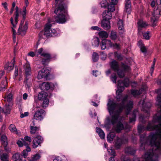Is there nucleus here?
<instances>
[{"instance_id": "nucleus-1", "label": "nucleus", "mask_w": 161, "mask_h": 161, "mask_svg": "<svg viewBox=\"0 0 161 161\" xmlns=\"http://www.w3.org/2000/svg\"><path fill=\"white\" fill-rule=\"evenodd\" d=\"M156 104L158 107V113L153 116L152 122H149L146 128L139 125L138 130L139 133L142 130H156V133H151L149 136L150 143L152 146L158 149L161 147V94L158 96Z\"/></svg>"}, {"instance_id": "nucleus-2", "label": "nucleus", "mask_w": 161, "mask_h": 161, "mask_svg": "<svg viewBox=\"0 0 161 161\" xmlns=\"http://www.w3.org/2000/svg\"><path fill=\"white\" fill-rule=\"evenodd\" d=\"M128 98L126 96L122 100V104H119L114 102L113 101L109 100L107 103L108 109L110 115L115 113L112 116L111 122L112 124L114 125L119 119V121L117 123L116 126H114L113 129L117 133H119L124 129H129L130 127L127 123L125 124V127L120 122L124 119L121 117L119 118L120 114L121 113L124 108L123 105ZM133 107V102L130 101L124 107L126 114L128 115L129 112L132 109Z\"/></svg>"}, {"instance_id": "nucleus-3", "label": "nucleus", "mask_w": 161, "mask_h": 161, "mask_svg": "<svg viewBox=\"0 0 161 161\" xmlns=\"http://www.w3.org/2000/svg\"><path fill=\"white\" fill-rule=\"evenodd\" d=\"M56 8L54 13L57 16L55 21L58 23L63 24L67 20V12L66 10L68 3L67 0H55Z\"/></svg>"}, {"instance_id": "nucleus-4", "label": "nucleus", "mask_w": 161, "mask_h": 161, "mask_svg": "<svg viewBox=\"0 0 161 161\" xmlns=\"http://www.w3.org/2000/svg\"><path fill=\"white\" fill-rule=\"evenodd\" d=\"M110 65L111 69L114 71H117L118 75L120 78H123L125 76V72H129L130 69L129 66L123 63H121V68L123 70H120L119 64L115 60H113L111 62Z\"/></svg>"}, {"instance_id": "nucleus-5", "label": "nucleus", "mask_w": 161, "mask_h": 161, "mask_svg": "<svg viewBox=\"0 0 161 161\" xmlns=\"http://www.w3.org/2000/svg\"><path fill=\"white\" fill-rule=\"evenodd\" d=\"M52 24L50 23H47L45 27L44 32L41 31L39 34L40 38H44L43 36L47 37L57 36L58 35V31L54 29H51Z\"/></svg>"}, {"instance_id": "nucleus-6", "label": "nucleus", "mask_w": 161, "mask_h": 161, "mask_svg": "<svg viewBox=\"0 0 161 161\" xmlns=\"http://www.w3.org/2000/svg\"><path fill=\"white\" fill-rule=\"evenodd\" d=\"M129 84V80L128 79L125 78L124 81L121 80L118 81V90L116 92L117 98L119 99L122 97L121 92L124 89V86L128 87Z\"/></svg>"}, {"instance_id": "nucleus-7", "label": "nucleus", "mask_w": 161, "mask_h": 161, "mask_svg": "<svg viewBox=\"0 0 161 161\" xmlns=\"http://www.w3.org/2000/svg\"><path fill=\"white\" fill-rule=\"evenodd\" d=\"M36 54L37 56L40 55L43 57L42 59L41 62L44 65L48 64L52 58L50 54L44 51L42 48H41L37 50L36 52Z\"/></svg>"}, {"instance_id": "nucleus-8", "label": "nucleus", "mask_w": 161, "mask_h": 161, "mask_svg": "<svg viewBox=\"0 0 161 161\" xmlns=\"http://www.w3.org/2000/svg\"><path fill=\"white\" fill-rule=\"evenodd\" d=\"M50 70L47 69H42L39 71L37 76V78L38 79H41L44 78L46 79L50 75Z\"/></svg>"}, {"instance_id": "nucleus-9", "label": "nucleus", "mask_w": 161, "mask_h": 161, "mask_svg": "<svg viewBox=\"0 0 161 161\" xmlns=\"http://www.w3.org/2000/svg\"><path fill=\"white\" fill-rule=\"evenodd\" d=\"M46 114V112L43 109L38 110L35 112L34 119L36 120L41 121L43 119Z\"/></svg>"}, {"instance_id": "nucleus-10", "label": "nucleus", "mask_w": 161, "mask_h": 161, "mask_svg": "<svg viewBox=\"0 0 161 161\" xmlns=\"http://www.w3.org/2000/svg\"><path fill=\"white\" fill-rule=\"evenodd\" d=\"M22 141L23 142L20 141H18L17 142V143L19 147H22L23 145L26 147L25 150H24L22 153V156H23L25 158L28 155V153L31 151V149L29 146H28L27 144L25 142L24 140H22Z\"/></svg>"}, {"instance_id": "nucleus-11", "label": "nucleus", "mask_w": 161, "mask_h": 161, "mask_svg": "<svg viewBox=\"0 0 161 161\" xmlns=\"http://www.w3.org/2000/svg\"><path fill=\"white\" fill-rule=\"evenodd\" d=\"M24 21H22L18 30V33L22 36L25 34L28 29V23L26 22L24 25Z\"/></svg>"}, {"instance_id": "nucleus-12", "label": "nucleus", "mask_w": 161, "mask_h": 161, "mask_svg": "<svg viewBox=\"0 0 161 161\" xmlns=\"http://www.w3.org/2000/svg\"><path fill=\"white\" fill-rule=\"evenodd\" d=\"M144 100H142L139 102V105H141L142 107V111L145 112L147 113L148 116L149 115V108L151 106V103H144Z\"/></svg>"}, {"instance_id": "nucleus-13", "label": "nucleus", "mask_w": 161, "mask_h": 161, "mask_svg": "<svg viewBox=\"0 0 161 161\" xmlns=\"http://www.w3.org/2000/svg\"><path fill=\"white\" fill-rule=\"evenodd\" d=\"M160 16H161V8H158L154 10V14L152 17L151 21L155 25L157 21L158 20Z\"/></svg>"}, {"instance_id": "nucleus-14", "label": "nucleus", "mask_w": 161, "mask_h": 161, "mask_svg": "<svg viewBox=\"0 0 161 161\" xmlns=\"http://www.w3.org/2000/svg\"><path fill=\"white\" fill-rule=\"evenodd\" d=\"M43 141L42 137L40 136H37L34 137L33 141V147L34 148H36Z\"/></svg>"}, {"instance_id": "nucleus-15", "label": "nucleus", "mask_w": 161, "mask_h": 161, "mask_svg": "<svg viewBox=\"0 0 161 161\" xmlns=\"http://www.w3.org/2000/svg\"><path fill=\"white\" fill-rule=\"evenodd\" d=\"M25 75L26 77L30 75L31 74V68L28 62H27L23 66Z\"/></svg>"}, {"instance_id": "nucleus-16", "label": "nucleus", "mask_w": 161, "mask_h": 161, "mask_svg": "<svg viewBox=\"0 0 161 161\" xmlns=\"http://www.w3.org/2000/svg\"><path fill=\"white\" fill-rule=\"evenodd\" d=\"M153 156V151L150 150L148 152L146 153L144 156L143 161H158L157 159L153 160L152 158Z\"/></svg>"}, {"instance_id": "nucleus-17", "label": "nucleus", "mask_w": 161, "mask_h": 161, "mask_svg": "<svg viewBox=\"0 0 161 161\" xmlns=\"http://www.w3.org/2000/svg\"><path fill=\"white\" fill-rule=\"evenodd\" d=\"M15 62V59L14 58L10 63H8L5 65L4 69L7 70L8 72L13 70L14 67Z\"/></svg>"}, {"instance_id": "nucleus-18", "label": "nucleus", "mask_w": 161, "mask_h": 161, "mask_svg": "<svg viewBox=\"0 0 161 161\" xmlns=\"http://www.w3.org/2000/svg\"><path fill=\"white\" fill-rule=\"evenodd\" d=\"M10 21L13 27H11L12 31L13 32V37L14 39V40L15 39V36L16 35V32L15 30V29L16 28V25L18 21V20H17L16 22V21L14 20V21L13 18L12 17H11L10 19Z\"/></svg>"}, {"instance_id": "nucleus-19", "label": "nucleus", "mask_w": 161, "mask_h": 161, "mask_svg": "<svg viewBox=\"0 0 161 161\" xmlns=\"http://www.w3.org/2000/svg\"><path fill=\"white\" fill-rule=\"evenodd\" d=\"M1 140L2 144L4 147V150L6 151H9V149L7 147L8 141L7 136L5 135H3L1 136Z\"/></svg>"}, {"instance_id": "nucleus-20", "label": "nucleus", "mask_w": 161, "mask_h": 161, "mask_svg": "<svg viewBox=\"0 0 161 161\" xmlns=\"http://www.w3.org/2000/svg\"><path fill=\"white\" fill-rule=\"evenodd\" d=\"M131 2L130 0H125V11L128 14H130L131 12Z\"/></svg>"}, {"instance_id": "nucleus-21", "label": "nucleus", "mask_w": 161, "mask_h": 161, "mask_svg": "<svg viewBox=\"0 0 161 161\" xmlns=\"http://www.w3.org/2000/svg\"><path fill=\"white\" fill-rule=\"evenodd\" d=\"M102 26L105 30H108L110 29V22L109 20L103 19L101 22Z\"/></svg>"}, {"instance_id": "nucleus-22", "label": "nucleus", "mask_w": 161, "mask_h": 161, "mask_svg": "<svg viewBox=\"0 0 161 161\" xmlns=\"http://www.w3.org/2000/svg\"><path fill=\"white\" fill-rule=\"evenodd\" d=\"M110 44H111V41L108 40H103L101 42L100 46L102 49H105L107 46L109 47Z\"/></svg>"}, {"instance_id": "nucleus-23", "label": "nucleus", "mask_w": 161, "mask_h": 161, "mask_svg": "<svg viewBox=\"0 0 161 161\" xmlns=\"http://www.w3.org/2000/svg\"><path fill=\"white\" fill-rule=\"evenodd\" d=\"M103 19L109 20L111 18V13L108 10H105L103 13Z\"/></svg>"}, {"instance_id": "nucleus-24", "label": "nucleus", "mask_w": 161, "mask_h": 161, "mask_svg": "<svg viewBox=\"0 0 161 161\" xmlns=\"http://www.w3.org/2000/svg\"><path fill=\"white\" fill-rule=\"evenodd\" d=\"M8 85L7 80L6 77L3 80L0 85V91H4Z\"/></svg>"}, {"instance_id": "nucleus-25", "label": "nucleus", "mask_w": 161, "mask_h": 161, "mask_svg": "<svg viewBox=\"0 0 161 161\" xmlns=\"http://www.w3.org/2000/svg\"><path fill=\"white\" fill-rule=\"evenodd\" d=\"M47 98V94L43 91L40 92L38 95V99L39 100L42 101Z\"/></svg>"}, {"instance_id": "nucleus-26", "label": "nucleus", "mask_w": 161, "mask_h": 161, "mask_svg": "<svg viewBox=\"0 0 161 161\" xmlns=\"http://www.w3.org/2000/svg\"><path fill=\"white\" fill-rule=\"evenodd\" d=\"M41 89L43 91L47 90L51 88L50 84L48 82H44L40 86Z\"/></svg>"}, {"instance_id": "nucleus-27", "label": "nucleus", "mask_w": 161, "mask_h": 161, "mask_svg": "<svg viewBox=\"0 0 161 161\" xmlns=\"http://www.w3.org/2000/svg\"><path fill=\"white\" fill-rule=\"evenodd\" d=\"M139 26L138 30H140V28H145L148 25V24L145 21L142 20H139L137 22Z\"/></svg>"}, {"instance_id": "nucleus-28", "label": "nucleus", "mask_w": 161, "mask_h": 161, "mask_svg": "<svg viewBox=\"0 0 161 161\" xmlns=\"http://www.w3.org/2000/svg\"><path fill=\"white\" fill-rule=\"evenodd\" d=\"M3 98L5 101H7L9 103L11 102L13 99V95L11 93L8 94H6Z\"/></svg>"}, {"instance_id": "nucleus-29", "label": "nucleus", "mask_w": 161, "mask_h": 161, "mask_svg": "<svg viewBox=\"0 0 161 161\" xmlns=\"http://www.w3.org/2000/svg\"><path fill=\"white\" fill-rule=\"evenodd\" d=\"M125 152L131 155H133L135 154L136 150L133 148L130 147H126L125 150Z\"/></svg>"}, {"instance_id": "nucleus-30", "label": "nucleus", "mask_w": 161, "mask_h": 161, "mask_svg": "<svg viewBox=\"0 0 161 161\" xmlns=\"http://www.w3.org/2000/svg\"><path fill=\"white\" fill-rule=\"evenodd\" d=\"M96 131L101 138L102 139L104 138L105 135L104 132L102 129L99 128L97 127L96 128Z\"/></svg>"}, {"instance_id": "nucleus-31", "label": "nucleus", "mask_w": 161, "mask_h": 161, "mask_svg": "<svg viewBox=\"0 0 161 161\" xmlns=\"http://www.w3.org/2000/svg\"><path fill=\"white\" fill-rule=\"evenodd\" d=\"M39 128L36 126H31L30 128V132L31 134H37L38 133Z\"/></svg>"}, {"instance_id": "nucleus-32", "label": "nucleus", "mask_w": 161, "mask_h": 161, "mask_svg": "<svg viewBox=\"0 0 161 161\" xmlns=\"http://www.w3.org/2000/svg\"><path fill=\"white\" fill-rule=\"evenodd\" d=\"M0 158L1 161H8V156L6 153L0 152Z\"/></svg>"}, {"instance_id": "nucleus-33", "label": "nucleus", "mask_w": 161, "mask_h": 161, "mask_svg": "<svg viewBox=\"0 0 161 161\" xmlns=\"http://www.w3.org/2000/svg\"><path fill=\"white\" fill-rule=\"evenodd\" d=\"M142 89H140L139 90H132L131 91V93L134 97H136L142 93Z\"/></svg>"}, {"instance_id": "nucleus-34", "label": "nucleus", "mask_w": 161, "mask_h": 161, "mask_svg": "<svg viewBox=\"0 0 161 161\" xmlns=\"http://www.w3.org/2000/svg\"><path fill=\"white\" fill-rule=\"evenodd\" d=\"M11 108V106L9 105H5L4 109H3V111L1 112V113L4 112L5 114H9L10 113Z\"/></svg>"}, {"instance_id": "nucleus-35", "label": "nucleus", "mask_w": 161, "mask_h": 161, "mask_svg": "<svg viewBox=\"0 0 161 161\" xmlns=\"http://www.w3.org/2000/svg\"><path fill=\"white\" fill-rule=\"evenodd\" d=\"M98 35L100 38L103 39L106 38L108 36V34L107 33L104 31L99 32L98 33Z\"/></svg>"}, {"instance_id": "nucleus-36", "label": "nucleus", "mask_w": 161, "mask_h": 161, "mask_svg": "<svg viewBox=\"0 0 161 161\" xmlns=\"http://www.w3.org/2000/svg\"><path fill=\"white\" fill-rule=\"evenodd\" d=\"M124 142L122 139L118 137H117L116 141L115 142V146L117 148H119L120 145Z\"/></svg>"}, {"instance_id": "nucleus-37", "label": "nucleus", "mask_w": 161, "mask_h": 161, "mask_svg": "<svg viewBox=\"0 0 161 161\" xmlns=\"http://www.w3.org/2000/svg\"><path fill=\"white\" fill-rule=\"evenodd\" d=\"M42 102L41 103L42 107L44 108L48 107L49 102V99L47 98L42 101Z\"/></svg>"}, {"instance_id": "nucleus-38", "label": "nucleus", "mask_w": 161, "mask_h": 161, "mask_svg": "<svg viewBox=\"0 0 161 161\" xmlns=\"http://www.w3.org/2000/svg\"><path fill=\"white\" fill-rule=\"evenodd\" d=\"M138 111L137 110H134L133 112L132 117H130V123L132 122L135 121L136 115L138 113Z\"/></svg>"}, {"instance_id": "nucleus-39", "label": "nucleus", "mask_w": 161, "mask_h": 161, "mask_svg": "<svg viewBox=\"0 0 161 161\" xmlns=\"http://www.w3.org/2000/svg\"><path fill=\"white\" fill-rule=\"evenodd\" d=\"M92 44L94 47H97L99 44V40L97 37L93 38L92 41Z\"/></svg>"}, {"instance_id": "nucleus-40", "label": "nucleus", "mask_w": 161, "mask_h": 161, "mask_svg": "<svg viewBox=\"0 0 161 161\" xmlns=\"http://www.w3.org/2000/svg\"><path fill=\"white\" fill-rule=\"evenodd\" d=\"M115 136V133L113 132H111L107 136L108 141L109 142L113 141Z\"/></svg>"}, {"instance_id": "nucleus-41", "label": "nucleus", "mask_w": 161, "mask_h": 161, "mask_svg": "<svg viewBox=\"0 0 161 161\" xmlns=\"http://www.w3.org/2000/svg\"><path fill=\"white\" fill-rule=\"evenodd\" d=\"M12 159L13 161H21L20 154L18 153H16L12 156Z\"/></svg>"}, {"instance_id": "nucleus-42", "label": "nucleus", "mask_w": 161, "mask_h": 161, "mask_svg": "<svg viewBox=\"0 0 161 161\" xmlns=\"http://www.w3.org/2000/svg\"><path fill=\"white\" fill-rule=\"evenodd\" d=\"M9 129L12 132L17 133V130L15 125L14 124H11L9 127Z\"/></svg>"}, {"instance_id": "nucleus-43", "label": "nucleus", "mask_w": 161, "mask_h": 161, "mask_svg": "<svg viewBox=\"0 0 161 161\" xmlns=\"http://www.w3.org/2000/svg\"><path fill=\"white\" fill-rule=\"evenodd\" d=\"M111 44H110V47H113L114 48L117 50H119L120 49V46L119 43H115L114 44L112 43L111 41Z\"/></svg>"}, {"instance_id": "nucleus-44", "label": "nucleus", "mask_w": 161, "mask_h": 161, "mask_svg": "<svg viewBox=\"0 0 161 161\" xmlns=\"http://www.w3.org/2000/svg\"><path fill=\"white\" fill-rule=\"evenodd\" d=\"M112 3L108 4L107 5V8L109 11L111 12H114L115 10L114 5Z\"/></svg>"}, {"instance_id": "nucleus-45", "label": "nucleus", "mask_w": 161, "mask_h": 161, "mask_svg": "<svg viewBox=\"0 0 161 161\" xmlns=\"http://www.w3.org/2000/svg\"><path fill=\"white\" fill-rule=\"evenodd\" d=\"M110 38L112 40H115L117 38V33L114 31H112L110 36Z\"/></svg>"}, {"instance_id": "nucleus-46", "label": "nucleus", "mask_w": 161, "mask_h": 161, "mask_svg": "<svg viewBox=\"0 0 161 161\" xmlns=\"http://www.w3.org/2000/svg\"><path fill=\"white\" fill-rule=\"evenodd\" d=\"M118 28L119 29L122 30L124 28L123 22L121 20H119L118 23Z\"/></svg>"}, {"instance_id": "nucleus-47", "label": "nucleus", "mask_w": 161, "mask_h": 161, "mask_svg": "<svg viewBox=\"0 0 161 161\" xmlns=\"http://www.w3.org/2000/svg\"><path fill=\"white\" fill-rule=\"evenodd\" d=\"M14 20L16 21V22L17 20H18V17L19 16V8L17 7L15 9V12L14 14Z\"/></svg>"}, {"instance_id": "nucleus-48", "label": "nucleus", "mask_w": 161, "mask_h": 161, "mask_svg": "<svg viewBox=\"0 0 161 161\" xmlns=\"http://www.w3.org/2000/svg\"><path fill=\"white\" fill-rule=\"evenodd\" d=\"M41 157L40 154L37 153L35 155H34L32 157V160L33 161H36L39 159Z\"/></svg>"}, {"instance_id": "nucleus-49", "label": "nucleus", "mask_w": 161, "mask_h": 161, "mask_svg": "<svg viewBox=\"0 0 161 161\" xmlns=\"http://www.w3.org/2000/svg\"><path fill=\"white\" fill-rule=\"evenodd\" d=\"M22 140H24L25 142L27 144L28 146V144L25 142V141L28 142H31V139L30 137H29L28 136H26L24 137V139H21V142H23Z\"/></svg>"}, {"instance_id": "nucleus-50", "label": "nucleus", "mask_w": 161, "mask_h": 161, "mask_svg": "<svg viewBox=\"0 0 161 161\" xmlns=\"http://www.w3.org/2000/svg\"><path fill=\"white\" fill-rule=\"evenodd\" d=\"M21 14L22 15L23 17V20L24 21L26 15V7H24L23 8V11L21 13Z\"/></svg>"}, {"instance_id": "nucleus-51", "label": "nucleus", "mask_w": 161, "mask_h": 161, "mask_svg": "<svg viewBox=\"0 0 161 161\" xmlns=\"http://www.w3.org/2000/svg\"><path fill=\"white\" fill-rule=\"evenodd\" d=\"M98 59V54L96 53H94L92 55V59L94 62H97Z\"/></svg>"}, {"instance_id": "nucleus-52", "label": "nucleus", "mask_w": 161, "mask_h": 161, "mask_svg": "<svg viewBox=\"0 0 161 161\" xmlns=\"http://www.w3.org/2000/svg\"><path fill=\"white\" fill-rule=\"evenodd\" d=\"M110 79L114 83H116V82L117 76L116 74L112 75Z\"/></svg>"}, {"instance_id": "nucleus-53", "label": "nucleus", "mask_w": 161, "mask_h": 161, "mask_svg": "<svg viewBox=\"0 0 161 161\" xmlns=\"http://www.w3.org/2000/svg\"><path fill=\"white\" fill-rule=\"evenodd\" d=\"M108 151L110 155H111L112 156H114V157H115V153L114 149L112 148H109L108 149Z\"/></svg>"}, {"instance_id": "nucleus-54", "label": "nucleus", "mask_w": 161, "mask_h": 161, "mask_svg": "<svg viewBox=\"0 0 161 161\" xmlns=\"http://www.w3.org/2000/svg\"><path fill=\"white\" fill-rule=\"evenodd\" d=\"M115 57L117 58V59L120 60H122V57L120 54L118 53L117 52L114 53Z\"/></svg>"}, {"instance_id": "nucleus-55", "label": "nucleus", "mask_w": 161, "mask_h": 161, "mask_svg": "<svg viewBox=\"0 0 161 161\" xmlns=\"http://www.w3.org/2000/svg\"><path fill=\"white\" fill-rule=\"evenodd\" d=\"M143 38L147 40H148L149 39L150 36H149V32H147L143 34Z\"/></svg>"}, {"instance_id": "nucleus-56", "label": "nucleus", "mask_w": 161, "mask_h": 161, "mask_svg": "<svg viewBox=\"0 0 161 161\" xmlns=\"http://www.w3.org/2000/svg\"><path fill=\"white\" fill-rule=\"evenodd\" d=\"M107 3L105 0H104L101 3V7L106 8L107 7Z\"/></svg>"}, {"instance_id": "nucleus-57", "label": "nucleus", "mask_w": 161, "mask_h": 161, "mask_svg": "<svg viewBox=\"0 0 161 161\" xmlns=\"http://www.w3.org/2000/svg\"><path fill=\"white\" fill-rule=\"evenodd\" d=\"M141 51L143 53H146L147 52V49L143 45H141L140 47Z\"/></svg>"}, {"instance_id": "nucleus-58", "label": "nucleus", "mask_w": 161, "mask_h": 161, "mask_svg": "<svg viewBox=\"0 0 161 161\" xmlns=\"http://www.w3.org/2000/svg\"><path fill=\"white\" fill-rule=\"evenodd\" d=\"M156 61V60L155 59H154L153 62V65L152 66L151 68V71H152V73L153 72V71L154 67V65L155 64V62Z\"/></svg>"}, {"instance_id": "nucleus-59", "label": "nucleus", "mask_w": 161, "mask_h": 161, "mask_svg": "<svg viewBox=\"0 0 161 161\" xmlns=\"http://www.w3.org/2000/svg\"><path fill=\"white\" fill-rule=\"evenodd\" d=\"M91 29L92 30H97V31H100L101 30L100 28L97 26H92L91 27Z\"/></svg>"}, {"instance_id": "nucleus-60", "label": "nucleus", "mask_w": 161, "mask_h": 161, "mask_svg": "<svg viewBox=\"0 0 161 161\" xmlns=\"http://www.w3.org/2000/svg\"><path fill=\"white\" fill-rule=\"evenodd\" d=\"M29 114L28 112H25L24 114H21L20 115V117L21 118H24L27 116Z\"/></svg>"}, {"instance_id": "nucleus-61", "label": "nucleus", "mask_w": 161, "mask_h": 161, "mask_svg": "<svg viewBox=\"0 0 161 161\" xmlns=\"http://www.w3.org/2000/svg\"><path fill=\"white\" fill-rule=\"evenodd\" d=\"M150 5L152 7H154L156 5L155 2L154 0H151Z\"/></svg>"}, {"instance_id": "nucleus-62", "label": "nucleus", "mask_w": 161, "mask_h": 161, "mask_svg": "<svg viewBox=\"0 0 161 161\" xmlns=\"http://www.w3.org/2000/svg\"><path fill=\"white\" fill-rule=\"evenodd\" d=\"M2 5L3 6L5 9L7 11H8V9L7 7V3L5 2L2 3Z\"/></svg>"}, {"instance_id": "nucleus-63", "label": "nucleus", "mask_w": 161, "mask_h": 161, "mask_svg": "<svg viewBox=\"0 0 161 161\" xmlns=\"http://www.w3.org/2000/svg\"><path fill=\"white\" fill-rule=\"evenodd\" d=\"M53 161H63L61 158L59 157H57L55 158Z\"/></svg>"}, {"instance_id": "nucleus-64", "label": "nucleus", "mask_w": 161, "mask_h": 161, "mask_svg": "<svg viewBox=\"0 0 161 161\" xmlns=\"http://www.w3.org/2000/svg\"><path fill=\"white\" fill-rule=\"evenodd\" d=\"M110 2L111 3L115 5H116L118 2L117 0H111V1H110Z\"/></svg>"}]
</instances>
